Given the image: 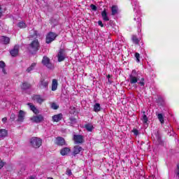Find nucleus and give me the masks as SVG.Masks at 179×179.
<instances>
[{"label": "nucleus", "instance_id": "1", "mask_svg": "<svg viewBox=\"0 0 179 179\" xmlns=\"http://www.w3.org/2000/svg\"><path fill=\"white\" fill-rule=\"evenodd\" d=\"M141 73L136 70H132L131 73L129 75V82L130 85H132L135 89L138 87L136 83L140 86L141 90H145V78H141L139 76Z\"/></svg>", "mask_w": 179, "mask_h": 179}, {"label": "nucleus", "instance_id": "2", "mask_svg": "<svg viewBox=\"0 0 179 179\" xmlns=\"http://www.w3.org/2000/svg\"><path fill=\"white\" fill-rule=\"evenodd\" d=\"M28 50L31 54H36L40 50V42L38 39L34 40L28 47Z\"/></svg>", "mask_w": 179, "mask_h": 179}, {"label": "nucleus", "instance_id": "3", "mask_svg": "<svg viewBox=\"0 0 179 179\" xmlns=\"http://www.w3.org/2000/svg\"><path fill=\"white\" fill-rule=\"evenodd\" d=\"M30 143L33 148L37 149L42 145L43 140H41L40 138L34 137L31 138Z\"/></svg>", "mask_w": 179, "mask_h": 179}, {"label": "nucleus", "instance_id": "4", "mask_svg": "<svg viewBox=\"0 0 179 179\" xmlns=\"http://www.w3.org/2000/svg\"><path fill=\"white\" fill-rule=\"evenodd\" d=\"M58 37V35L52 31L49 32L46 36V43L50 44Z\"/></svg>", "mask_w": 179, "mask_h": 179}, {"label": "nucleus", "instance_id": "5", "mask_svg": "<svg viewBox=\"0 0 179 179\" xmlns=\"http://www.w3.org/2000/svg\"><path fill=\"white\" fill-rule=\"evenodd\" d=\"M31 121H32V122H35V124H40V122H43V121H44V116L42 115H34L31 117Z\"/></svg>", "mask_w": 179, "mask_h": 179}, {"label": "nucleus", "instance_id": "6", "mask_svg": "<svg viewBox=\"0 0 179 179\" xmlns=\"http://www.w3.org/2000/svg\"><path fill=\"white\" fill-rule=\"evenodd\" d=\"M66 58V53H65V50L64 49H60L57 54V59L59 62H62V61L65 60Z\"/></svg>", "mask_w": 179, "mask_h": 179}, {"label": "nucleus", "instance_id": "7", "mask_svg": "<svg viewBox=\"0 0 179 179\" xmlns=\"http://www.w3.org/2000/svg\"><path fill=\"white\" fill-rule=\"evenodd\" d=\"M38 87L43 90H48V81L41 78L38 84Z\"/></svg>", "mask_w": 179, "mask_h": 179}, {"label": "nucleus", "instance_id": "8", "mask_svg": "<svg viewBox=\"0 0 179 179\" xmlns=\"http://www.w3.org/2000/svg\"><path fill=\"white\" fill-rule=\"evenodd\" d=\"M73 139L74 141L75 145H79L80 143H83V142H85V140L83 139V136L79 134H74Z\"/></svg>", "mask_w": 179, "mask_h": 179}, {"label": "nucleus", "instance_id": "9", "mask_svg": "<svg viewBox=\"0 0 179 179\" xmlns=\"http://www.w3.org/2000/svg\"><path fill=\"white\" fill-rule=\"evenodd\" d=\"M42 64L45 65L48 69H52L54 68V66H52V64L50 62V58L44 56L42 59Z\"/></svg>", "mask_w": 179, "mask_h": 179}, {"label": "nucleus", "instance_id": "10", "mask_svg": "<svg viewBox=\"0 0 179 179\" xmlns=\"http://www.w3.org/2000/svg\"><path fill=\"white\" fill-rule=\"evenodd\" d=\"M19 45H15L13 48L10 50V54L11 57H17V55H19Z\"/></svg>", "mask_w": 179, "mask_h": 179}, {"label": "nucleus", "instance_id": "11", "mask_svg": "<svg viewBox=\"0 0 179 179\" xmlns=\"http://www.w3.org/2000/svg\"><path fill=\"white\" fill-rule=\"evenodd\" d=\"M83 148L80 145H75L73 148V152L71 153L72 156H76V155H79L80 152H83Z\"/></svg>", "mask_w": 179, "mask_h": 179}, {"label": "nucleus", "instance_id": "12", "mask_svg": "<svg viewBox=\"0 0 179 179\" xmlns=\"http://www.w3.org/2000/svg\"><path fill=\"white\" fill-rule=\"evenodd\" d=\"M24 117H26V112L20 110L18 113L17 122H23L24 121Z\"/></svg>", "mask_w": 179, "mask_h": 179}, {"label": "nucleus", "instance_id": "13", "mask_svg": "<svg viewBox=\"0 0 179 179\" xmlns=\"http://www.w3.org/2000/svg\"><path fill=\"white\" fill-rule=\"evenodd\" d=\"M62 118H64V115H62V113H59L52 117V121H53V122H59Z\"/></svg>", "mask_w": 179, "mask_h": 179}, {"label": "nucleus", "instance_id": "14", "mask_svg": "<svg viewBox=\"0 0 179 179\" xmlns=\"http://www.w3.org/2000/svg\"><path fill=\"white\" fill-rule=\"evenodd\" d=\"M56 143L59 146H66V143L65 142V139L62 137H57L56 138Z\"/></svg>", "mask_w": 179, "mask_h": 179}, {"label": "nucleus", "instance_id": "15", "mask_svg": "<svg viewBox=\"0 0 179 179\" xmlns=\"http://www.w3.org/2000/svg\"><path fill=\"white\" fill-rule=\"evenodd\" d=\"M131 5L133 6V9L134 10V12H139V3H138V1L136 0H131Z\"/></svg>", "mask_w": 179, "mask_h": 179}, {"label": "nucleus", "instance_id": "16", "mask_svg": "<svg viewBox=\"0 0 179 179\" xmlns=\"http://www.w3.org/2000/svg\"><path fill=\"white\" fill-rule=\"evenodd\" d=\"M78 124V120L76 117H70L69 119L68 124L70 127H75Z\"/></svg>", "mask_w": 179, "mask_h": 179}, {"label": "nucleus", "instance_id": "17", "mask_svg": "<svg viewBox=\"0 0 179 179\" xmlns=\"http://www.w3.org/2000/svg\"><path fill=\"white\" fill-rule=\"evenodd\" d=\"M31 88V85L27 82H24L21 85V90L22 92H26V90H29V89Z\"/></svg>", "mask_w": 179, "mask_h": 179}, {"label": "nucleus", "instance_id": "18", "mask_svg": "<svg viewBox=\"0 0 179 179\" xmlns=\"http://www.w3.org/2000/svg\"><path fill=\"white\" fill-rule=\"evenodd\" d=\"M69 153H71V148L68 147L63 148L60 150V154L62 155V156H66V155H68Z\"/></svg>", "mask_w": 179, "mask_h": 179}, {"label": "nucleus", "instance_id": "19", "mask_svg": "<svg viewBox=\"0 0 179 179\" xmlns=\"http://www.w3.org/2000/svg\"><path fill=\"white\" fill-rule=\"evenodd\" d=\"M27 106L29 107L31 111H33L34 114H38V109H37V108H36V106L33 105V103H28Z\"/></svg>", "mask_w": 179, "mask_h": 179}, {"label": "nucleus", "instance_id": "20", "mask_svg": "<svg viewBox=\"0 0 179 179\" xmlns=\"http://www.w3.org/2000/svg\"><path fill=\"white\" fill-rule=\"evenodd\" d=\"M102 19L104 22H108L110 21V18H108V15L107 14V11L106 10H103L101 13Z\"/></svg>", "mask_w": 179, "mask_h": 179}, {"label": "nucleus", "instance_id": "21", "mask_svg": "<svg viewBox=\"0 0 179 179\" xmlns=\"http://www.w3.org/2000/svg\"><path fill=\"white\" fill-rule=\"evenodd\" d=\"M58 87V80L53 79L52 82V91L55 92Z\"/></svg>", "mask_w": 179, "mask_h": 179}, {"label": "nucleus", "instance_id": "22", "mask_svg": "<svg viewBox=\"0 0 179 179\" xmlns=\"http://www.w3.org/2000/svg\"><path fill=\"white\" fill-rule=\"evenodd\" d=\"M111 15L112 16H115V15H118V6H113L111 7Z\"/></svg>", "mask_w": 179, "mask_h": 179}, {"label": "nucleus", "instance_id": "23", "mask_svg": "<svg viewBox=\"0 0 179 179\" xmlns=\"http://www.w3.org/2000/svg\"><path fill=\"white\" fill-rule=\"evenodd\" d=\"M33 100H34V101H37L39 104H41V103H43V101H44V99H43V98H41V96L40 95L34 96Z\"/></svg>", "mask_w": 179, "mask_h": 179}, {"label": "nucleus", "instance_id": "24", "mask_svg": "<svg viewBox=\"0 0 179 179\" xmlns=\"http://www.w3.org/2000/svg\"><path fill=\"white\" fill-rule=\"evenodd\" d=\"M85 128L88 132H92L93 129H94V127H93V124L92 123H88L85 124Z\"/></svg>", "mask_w": 179, "mask_h": 179}, {"label": "nucleus", "instance_id": "25", "mask_svg": "<svg viewBox=\"0 0 179 179\" xmlns=\"http://www.w3.org/2000/svg\"><path fill=\"white\" fill-rule=\"evenodd\" d=\"M0 40H1V43H3L6 45L9 44V43L10 42V38H9V37H6V36H1L0 38Z\"/></svg>", "mask_w": 179, "mask_h": 179}, {"label": "nucleus", "instance_id": "26", "mask_svg": "<svg viewBox=\"0 0 179 179\" xmlns=\"http://www.w3.org/2000/svg\"><path fill=\"white\" fill-rule=\"evenodd\" d=\"M101 106H100V103H96L94 105V111L95 113H99V111H101Z\"/></svg>", "mask_w": 179, "mask_h": 179}, {"label": "nucleus", "instance_id": "27", "mask_svg": "<svg viewBox=\"0 0 179 179\" xmlns=\"http://www.w3.org/2000/svg\"><path fill=\"white\" fill-rule=\"evenodd\" d=\"M8 136V131L6 129H0V138Z\"/></svg>", "mask_w": 179, "mask_h": 179}, {"label": "nucleus", "instance_id": "28", "mask_svg": "<svg viewBox=\"0 0 179 179\" xmlns=\"http://www.w3.org/2000/svg\"><path fill=\"white\" fill-rule=\"evenodd\" d=\"M17 27L20 29H26L27 27V25L26 24V22L22 21L17 24Z\"/></svg>", "mask_w": 179, "mask_h": 179}, {"label": "nucleus", "instance_id": "29", "mask_svg": "<svg viewBox=\"0 0 179 179\" xmlns=\"http://www.w3.org/2000/svg\"><path fill=\"white\" fill-rule=\"evenodd\" d=\"M36 65H37L36 63H32L31 64V66H29L27 69V72L28 73H30V72H31V71H34V68H36Z\"/></svg>", "mask_w": 179, "mask_h": 179}, {"label": "nucleus", "instance_id": "30", "mask_svg": "<svg viewBox=\"0 0 179 179\" xmlns=\"http://www.w3.org/2000/svg\"><path fill=\"white\" fill-rule=\"evenodd\" d=\"M134 20H137V27L141 29L142 27V18L141 17H134Z\"/></svg>", "mask_w": 179, "mask_h": 179}, {"label": "nucleus", "instance_id": "31", "mask_svg": "<svg viewBox=\"0 0 179 179\" xmlns=\"http://www.w3.org/2000/svg\"><path fill=\"white\" fill-rule=\"evenodd\" d=\"M157 117L161 124H164V117H163V114L159 113L157 115Z\"/></svg>", "mask_w": 179, "mask_h": 179}, {"label": "nucleus", "instance_id": "32", "mask_svg": "<svg viewBox=\"0 0 179 179\" xmlns=\"http://www.w3.org/2000/svg\"><path fill=\"white\" fill-rule=\"evenodd\" d=\"M131 40L134 44H139V39L138 38V37H136V36L133 35Z\"/></svg>", "mask_w": 179, "mask_h": 179}, {"label": "nucleus", "instance_id": "33", "mask_svg": "<svg viewBox=\"0 0 179 179\" xmlns=\"http://www.w3.org/2000/svg\"><path fill=\"white\" fill-rule=\"evenodd\" d=\"M141 120H142L143 124H148V121H149L148 116L145 113L143 114Z\"/></svg>", "mask_w": 179, "mask_h": 179}, {"label": "nucleus", "instance_id": "34", "mask_svg": "<svg viewBox=\"0 0 179 179\" xmlns=\"http://www.w3.org/2000/svg\"><path fill=\"white\" fill-rule=\"evenodd\" d=\"M69 113H70V114H72L73 115H75V114L76 113V108L71 107Z\"/></svg>", "mask_w": 179, "mask_h": 179}, {"label": "nucleus", "instance_id": "35", "mask_svg": "<svg viewBox=\"0 0 179 179\" xmlns=\"http://www.w3.org/2000/svg\"><path fill=\"white\" fill-rule=\"evenodd\" d=\"M175 175L177 178H179V164L177 165L176 169L175 170Z\"/></svg>", "mask_w": 179, "mask_h": 179}, {"label": "nucleus", "instance_id": "36", "mask_svg": "<svg viewBox=\"0 0 179 179\" xmlns=\"http://www.w3.org/2000/svg\"><path fill=\"white\" fill-rule=\"evenodd\" d=\"M51 108H52V110H58V105H57L55 103H52Z\"/></svg>", "mask_w": 179, "mask_h": 179}, {"label": "nucleus", "instance_id": "37", "mask_svg": "<svg viewBox=\"0 0 179 179\" xmlns=\"http://www.w3.org/2000/svg\"><path fill=\"white\" fill-rule=\"evenodd\" d=\"M140 57H141V55H139V53H138V52L135 53V57L136 59V62H140V61H141L139 59Z\"/></svg>", "mask_w": 179, "mask_h": 179}, {"label": "nucleus", "instance_id": "38", "mask_svg": "<svg viewBox=\"0 0 179 179\" xmlns=\"http://www.w3.org/2000/svg\"><path fill=\"white\" fill-rule=\"evenodd\" d=\"M157 139L159 145H162L163 141H162V137H160L159 136H157Z\"/></svg>", "mask_w": 179, "mask_h": 179}, {"label": "nucleus", "instance_id": "39", "mask_svg": "<svg viewBox=\"0 0 179 179\" xmlns=\"http://www.w3.org/2000/svg\"><path fill=\"white\" fill-rule=\"evenodd\" d=\"M90 8L92 10H94V12H96V10H97V6H96L94 4H91L90 5Z\"/></svg>", "mask_w": 179, "mask_h": 179}, {"label": "nucleus", "instance_id": "40", "mask_svg": "<svg viewBox=\"0 0 179 179\" xmlns=\"http://www.w3.org/2000/svg\"><path fill=\"white\" fill-rule=\"evenodd\" d=\"M15 118H16V115H15V113H11L10 116V120L13 121L14 120H15Z\"/></svg>", "mask_w": 179, "mask_h": 179}, {"label": "nucleus", "instance_id": "41", "mask_svg": "<svg viewBox=\"0 0 179 179\" xmlns=\"http://www.w3.org/2000/svg\"><path fill=\"white\" fill-rule=\"evenodd\" d=\"M5 66H6V64H5V62L3 61H1L0 62V68L3 69V68H5Z\"/></svg>", "mask_w": 179, "mask_h": 179}, {"label": "nucleus", "instance_id": "42", "mask_svg": "<svg viewBox=\"0 0 179 179\" xmlns=\"http://www.w3.org/2000/svg\"><path fill=\"white\" fill-rule=\"evenodd\" d=\"M132 132L134 135H136V136H138V135H139V131L136 129H133Z\"/></svg>", "mask_w": 179, "mask_h": 179}, {"label": "nucleus", "instance_id": "43", "mask_svg": "<svg viewBox=\"0 0 179 179\" xmlns=\"http://www.w3.org/2000/svg\"><path fill=\"white\" fill-rule=\"evenodd\" d=\"M109 25H110L111 27H114L115 26V24L114 23V21L110 20L109 21Z\"/></svg>", "mask_w": 179, "mask_h": 179}, {"label": "nucleus", "instance_id": "44", "mask_svg": "<svg viewBox=\"0 0 179 179\" xmlns=\"http://www.w3.org/2000/svg\"><path fill=\"white\" fill-rule=\"evenodd\" d=\"M98 24L99 26H101V27H104V24L101 20L98 21Z\"/></svg>", "mask_w": 179, "mask_h": 179}, {"label": "nucleus", "instance_id": "45", "mask_svg": "<svg viewBox=\"0 0 179 179\" xmlns=\"http://www.w3.org/2000/svg\"><path fill=\"white\" fill-rule=\"evenodd\" d=\"M1 121L3 124H5L6 122V121H8V117H6L2 118Z\"/></svg>", "mask_w": 179, "mask_h": 179}, {"label": "nucleus", "instance_id": "46", "mask_svg": "<svg viewBox=\"0 0 179 179\" xmlns=\"http://www.w3.org/2000/svg\"><path fill=\"white\" fill-rule=\"evenodd\" d=\"M2 167H3V162L0 161V169H2Z\"/></svg>", "mask_w": 179, "mask_h": 179}, {"label": "nucleus", "instance_id": "47", "mask_svg": "<svg viewBox=\"0 0 179 179\" xmlns=\"http://www.w3.org/2000/svg\"><path fill=\"white\" fill-rule=\"evenodd\" d=\"M1 69H2L3 73H4V75H6V70L5 69V68H3Z\"/></svg>", "mask_w": 179, "mask_h": 179}, {"label": "nucleus", "instance_id": "48", "mask_svg": "<svg viewBox=\"0 0 179 179\" xmlns=\"http://www.w3.org/2000/svg\"><path fill=\"white\" fill-rule=\"evenodd\" d=\"M108 82L109 85H111V83H113V81L111 80H110V78L108 79Z\"/></svg>", "mask_w": 179, "mask_h": 179}, {"label": "nucleus", "instance_id": "49", "mask_svg": "<svg viewBox=\"0 0 179 179\" xmlns=\"http://www.w3.org/2000/svg\"><path fill=\"white\" fill-rule=\"evenodd\" d=\"M110 78H111V76H110V74H108V75L107 76V78H108V79H110Z\"/></svg>", "mask_w": 179, "mask_h": 179}, {"label": "nucleus", "instance_id": "50", "mask_svg": "<svg viewBox=\"0 0 179 179\" xmlns=\"http://www.w3.org/2000/svg\"><path fill=\"white\" fill-rule=\"evenodd\" d=\"M71 174H72V172H71V171L69 172V176H71Z\"/></svg>", "mask_w": 179, "mask_h": 179}, {"label": "nucleus", "instance_id": "51", "mask_svg": "<svg viewBox=\"0 0 179 179\" xmlns=\"http://www.w3.org/2000/svg\"><path fill=\"white\" fill-rule=\"evenodd\" d=\"M2 16V12H0V17Z\"/></svg>", "mask_w": 179, "mask_h": 179}, {"label": "nucleus", "instance_id": "52", "mask_svg": "<svg viewBox=\"0 0 179 179\" xmlns=\"http://www.w3.org/2000/svg\"><path fill=\"white\" fill-rule=\"evenodd\" d=\"M48 179H52V178H50V177H49V178H48Z\"/></svg>", "mask_w": 179, "mask_h": 179}, {"label": "nucleus", "instance_id": "53", "mask_svg": "<svg viewBox=\"0 0 179 179\" xmlns=\"http://www.w3.org/2000/svg\"><path fill=\"white\" fill-rule=\"evenodd\" d=\"M0 30H1V23H0Z\"/></svg>", "mask_w": 179, "mask_h": 179}, {"label": "nucleus", "instance_id": "54", "mask_svg": "<svg viewBox=\"0 0 179 179\" xmlns=\"http://www.w3.org/2000/svg\"><path fill=\"white\" fill-rule=\"evenodd\" d=\"M0 9H1V7H0Z\"/></svg>", "mask_w": 179, "mask_h": 179}]
</instances>
